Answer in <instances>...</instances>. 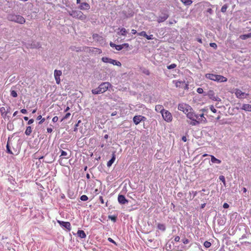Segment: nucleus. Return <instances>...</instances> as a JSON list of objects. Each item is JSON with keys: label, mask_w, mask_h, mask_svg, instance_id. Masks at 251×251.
<instances>
[{"label": "nucleus", "mask_w": 251, "mask_h": 251, "mask_svg": "<svg viewBox=\"0 0 251 251\" xmlns=\"http://www.w3.org/2000/svg\"><path fill=\"white\" fill-rule=\"evenodd\" d=\"M100 200L102 203H104V201L102 197H100Z\"/></svg>", "instance_id": "nucleus-63"}, {"label": "nucleus", "mask_w": 251, "mask_h": 251, "mask_svg": "<svg viewBox=\"0 0 251 251\" xmlns=\"http://www.w3.org/2000/svg\"><path fill=\"white\" fill-rule=\"evenodd\" d=\"M98 37H99V36H98V34H93V39H97V40H98V39H97V38H98Z\"/></svg>", "instance_id": "nucleus-58"}, {"label": "nucleus", "mask_w": 251, "mask_h": 251, "mask_svg": "<svg viewBox=\"0 0 251 251\" xmlns=\"http://www.w3.org/2000/svg\"><path fill=\"white\" fill-rule=\"evenodd\" d=\"M88 199L86 195H83L80 197V200L82 201H86Z\"/></svg>", "instance_id": "nucleus-34"}, {"label": "nucleus", "mask_w": 251, "mask_h": 251, "mask_svg": "<svg viewBox=\"0 0 251 251\" xmlns=\"http://www.w3.org/2000/svg\"><path fill=\"white\" fill-rule=\"evenodd\" d=\"M108 218L114 222H116V217L115 216H109Z\"/></svg>", "instance_id": "nucleus-38"}, {"label": "nucleus", "mask_w": 251, "mask_h": 251, "mask_svg": "<svg viewBox=\"0 0 251 251\" xmlns=\"http://www.w3.org/2000/svg\"><path fill=\"white\" fill-rule=\"evenodd\" d=\"M178 109L184 113L188 118V114H192L193 110L188 104L184 103H179L178 105Z\"/></svg>", "instance_id": "nucleus-4"}, {"label": "nucleus", "mask_w": 251, "mask_h": 251, "mask_svg": "<svg viewBox=\"0 0 251 251\" xmlns=\"http://www.w3.org/2000/svg\"><path fill=\"white\" fill-rule=\"evenodd\" d=\"M219 179L222 181L224 184H225L226 183V181H225V176H219Z\"/></svg>", "instance_id": "nucleus-39"}, {"label": "nucleus", "mask_w": 251, "mask_h": 251, "mask_svg": "<svg viewBox=\"0 0 251 251\" xmlns=\"http://www.w3.org/2000/svg\"><path fill=\"white\" fill-rule=\"evenodd\" d=\"M182 242L184 244H187L189 242V240L186 238H184L182 239Z\"/></svg>", "instance_id": "nucleus-45"}, {"label": "nucleus", "mask_w": 251, "mask_h": 251, "mask_svg": "<svg viewBox=\"0 0 251 251\" xmlns=\"http://www.w3.org/2000/svg\"><path fill=\"white\" fill-rule=\"evenodd\" d=\"M77 233L78 236L81 238H85L86 237V235L83 230H78Z\"/></svg>", "instance_id": "nucleus-22"}, {"label": "nucleus", "mask_w": 251, "mask_h": 251, "mask_svg": "<svg viewBox=\"0 0 251 251\" xmlns=\"http://www.w3.org/2000/svg\"><path fill=\"white\" fill-rule=\"evenodd\" d=\"M182 140L183 141V142H186L187 141V138L186 136H183L182 137Z\"/></svg>", "instance_id": "nucleus-60"}, {"label": "nucleus", "mask_w": 251, "mask_h": 251, "mask_svg": "<svg viewBox=\"0 0 251 251\" xmlns=\"http://www.w3.org/2000/svg\"><path fill=\"white\" fill-rule=\"evenodd\" d=\"M68 154L67 152L65 151H64L63 150L61 151V155L60 156H66Z\"/></svg>", "instance_id": "nucleus-40"}, {"label": "nucleus", "mask_w": 251, "mask_h": 251, "mask_svg": "<svg viewBox=\"0 0 251 251\" xmlns=\"http://www.w3.org/2000/svg\"><path fill=\"white\" fill-rule=\"evenodd\" d=\"M7 19L9 21L14 22L20 24H23L25 23V18L21 15L11 14L8 15Z\"/></svg>", "instance_id": "nucleus-5"}, {"label": "nucleus", "mask_w": 251, "mask_h": 251, "mask_svg": "<svg viewBox=\"0 0 251 251\" xmlns=\"http://www.w3.org/2000/svg\"><path fill=\"white\" fill-rule=\"evenodd\" d=\"M251 33H249V34H244V35H241L240 36V38L242 39V40H246L248 38H251Z\"/></svg>", "instance_id": "nucleus-26"}, {"label": "nucleus", "mask_w": 251, "mask_h": 251, "mask_svg": "<svg viewBox=\"0 0 251 251\" xmlns=\"http://www.w3.org/2000/svg\"><path fill=\"white\" fill-rule=\"evenodd\" d=\"M176 67V64H172L167 66V68L169 70L174 69Z\"/></svg>", "instance_id": "nucleus-35"}, {"label": "nucleus", "mask_w": 251, "mask_h": 251, "mask_svg": "<svg viewBox=\"0 0 251 251\" xmlns=\"http://www.w3.org/2000/svg\"><path fill=\"white\" fill-rule=\"evenodd\" d=\"M21 112L23 114H26L27 113V111L25 109H22L21 110Z\"/></svg>", "instance_id": "nucleus-57"}, {"label": "nucleus", "mask_w": 251, "mask_h": 251, "mask_svg": "<svg viewBox=\"0 0 251 251\" xmlns=\"http://www.w3.org/2000/svg\"><path fill=\"white\" fill-rule=\"evenodd\" d=\"M111 87H112V86L109 82H102L99 85L98 88L93 89L92 92L95 95L103 93L106 92L108 88Z\"/></svg>", "instance_id": "nucleus-2"}, {"label": "nucleus", "mask_w": 251, "mask_h": 251, "mask_svg": "<svg viewBox=\"0 0 251 251\" xmlns=\"http://www.w3.org/2000/svg\"><path fill=\"white\" fill-rule=\"evenodd\" d=\"M138 34L139 36L146 37V32H145V31H142V32H139V33H138Z\"/></svg>", "instance_id": "nucleus-43"}, {"label": "nucleus", "mask_w": 251, "mask_h": 251, "mask_svg": "<svg viewBox=\"0 0 251 251\" xmlns=\"http://www.w3.org/2000/svg\"><path fill=\"white\" fill-rule=\"evenodd\" d=\"M155 110L157 112L162 114L165 109H164L162 105L158 104L155 106Z\"/></svg>", "instance_id": "nucleus-19"}, {"label": "nucleus", "mask_w": 251, "mask_h": 251, "mask_svg": "<svg viewBox=\"0 0 251 251\" xmlns=\"http://www.w3.org/2000/svg\"><path fill=\"white\" fill-rule=\"evenodd\" d=\"M157 228L158 229L164 231L166 229V226L165 225L162 224H157Z\"/></svg>", "instance_id": "nucleus-24"}, {"label": "nucleus", "mask_w": 251, "mask_h": 251, "mask_svg": "<svg viewBox=\"0 0 251 251\" xmlns=\"http://www.w3.org/2000/svg\"><path fill=\"white\" fill-rule=\"evenodd\" d=\"M169 17V15L167 14L164 13L162 16H159L157 20V21L160 23L166 21Z\"/></svg>", "instance_id": "nucleus-14"}, {"label": "nucleus", "mask_w": 251, "mask_h": 251, "mask_svg": "<svg viewBox=\"0 0 251 251\" xmlns=\"http://www.w3.org/2000/svg\"><path fill=\"white\" fill-rule=\"evenodd\" d=\"M37 120H40V121L39 122V124H42L45 121V119L42 118L41 115H39L37 117Z\"/></svg>", "instance_id": "nucleus-32"}, {"label": "nucleus", "mask_w": 251, "mask_h": 251, "mask_svg": "<svg viewBox=\"0 0 251 251\" xmlns=\"http://www.w3.org/2000/svg\"><path fill=\"white\" fill-rule=\"evenodd\" d=\"M116 156L115 154V152H114L112 154V158L110 160H109L107 163V167H110V166H111L112 164L114 162Z\"/></svg>", "instance_id": "nucleus-20"}, {"label": "nucleus", "mask_w": 251, "mask_h": 251, "mask_svg": "<svg viewBox=\"0 0 251 251\" xmlns=\"http://www.w3.org/2000/svg\"><path fill=\"white\" fill-rule=\"evenodd\" d=\"M58 117H57V116H55V117H54L52 118V122H53V123H56V122L58 121Z\"/></svg>", "instance_id": "nucleus-49"}, {"label": "nucleus", "mask_w": 251, "mask_h": 251, "mask_svg": "<svg viewBox=\"0 0 251 251\" xmlns=\"http://www.w3.org/2000/svg\"><path fill=\"white\" fill-rule=\"evenodd\" d=\"M227 7L228 6L226 4L224 5L221 8V12L223 13L225 12L227 8Z\"/></svg>", "instance_id": "nucleus-33"}, {"label": "nucleus", "mask_w": 251, "mask_h": 251, "mask_svg": "<svg viewBox=\"0 0 251 251\" xmlns=\"http://www.w3.org/2000/svg\"><path fill=\"white\" fill-rule=\"evenodd\" d=\"M235 95L236 97L238 99H244L247 97L249 95L248 94L242 92L241 90L239 89H236L235 90Z\"/></svg>", "instance_id": "nucleus-8"}, {"label": "nucleus", "mask_w": 251, "mask_h": 251, "mask_svg": "<svg viewBox=\"0 0 251 251\" xmlns=\"http://www.w3.org/2000/svg\"><path fill=\"white\" fill-rule=\"evenodd\" d=\"M205 76L206 78L218 82H225L227 81V80L226 77L219 75L206 74Z\"/></svg>", "instance_id": "nucleus-3"}, {"label": "nucleus", "mask_w": 251, "mask_h": 251, "mask_svg": "<svg viewBox=\"0 0 251 251\" xmlns=\"http://www.w3.org/2000/svg\"><path fill=\"white\" fill-rule=\"evenodd\" d=\"M110 64H113L114 65H116L118 66H121L122 64L121 63L118 61H117L116 60L112 59L111 61Z\"/></svg>", "instance_id": "nucleus-25"}, {"label": "nucleus", "mask_w": 251, "mask_h": 251, "mask_svg": "<svg viewBox=\"0 0 251 251\" xmlns=\"http://www.w3.org/2000/svg\"><path fill=\"white\" fill-rule=\"evenodd\" d=\"M57 223L62 227L67 229L69 231L71 230V226L70 222H64L58 220Z\"/></svg>", "instance_id": "nucleus-11"}, {"label": "nucleus", "mask_w": 251, "mask_h": 251, "mask_svg": "<svg viewBox=\"0 0 251 251\" xmlns=\"http://www.w3.org/2000/svg\"><path fill=\"white\" fill-rule=\"evenodd\" d=\"M90 5L87 2H82L81 3L79 8L81 10H88L90 9Z\"/></svg>", "instance_id": "nucleus-18"}, {"label": "nucleus", "mask_w": 251, "mask_h": 251, "mask_svg": "<svg viewBox=\"0 0 251 251\" xmlns=\"http://www.w3.org/2000/svg\"><path fill=\"white\" fill-rule=\"evenodd\" d=\"M122 45H123V48L124 47H126L127 48L129 46V45L127 43H125V44H122Z\"/></svg>", "instance_id": "nucleus-62"}, {"label": "nucleus", "mask_w": 251, "mask_h": 251, "mask_svg": "<svg viewBox=\"0 0 251 251\" xmlns=\"http://www.w3.org/2000/svg\"><path fill=\"white\" fill-rule=\"evenodd\" d=\"M6 149H7V152L9 153H10V154H13L12 151L10 150V147H9V144H8V143H7V145H6Z\"/></svg>", "instance_id": "nucleus-41"}, {"label": "nucleus", "mask_w": 251, "mask_h": 251, "mask_svg": "<svg viewBox=\"0 0 251 251\" xmlns=\"http://www.w3.org/2000/svg\"><path fill=\"white\" fill-rule=\"evenodd\" d=\"M180 1L185 5H190L192 3L191 0H180Z\"/></svg>", "instance_id": "nucleus-28"}, {"label": "nucleus", "mask_w": 251, "mask_h": 251, "mask_svg": "<svg viewBox=\"0 0 251 251\" xmlns=\"http://www.w3.org/2000/svg\"><path fill=\"white\" fill-rule=\"evenodd\" d=\"M184 84V88L185 89H188V85L187 84Z\"/></svg>", "instance_id": "nucleus-64"}, {"label": "nucleus", "mask_w": 251, "mask_h": 251, "mask_svg": "<svg viewBox=\"0 0 251 251\" xmlns=\"http://www.w3.org/2000/svg\"><path fill=\"white\" fill-rule=\"evenodd\" d=\"M210 109L213 113H216L217 112L216 109L214 108V107L213 105H211L210 106Z\"/></svg>", "instance_id": "nucleus-47"}, {"label": "nucleus", "mask_w": 251, "mask_h": 251, "mask_svg": "<svg viewBox=\"0 0 251 251\" xmlns=\"http://www.w3.org/2000/svg\"><path fill=\"white\" fill-rule=\"evenodd\" d=\"M205 95H207L213 100L219 101L221 100L219 97L215 96V93L213 90H209L207 94Z\"/></svg>", "instance_id": "nucleus-9"}, {"label": "nucleus", "mask_w": 251, "mask_h": 251, "mask_svg": "<svg viewBox=\"0 0 251 251\" xmlns=\"http://www.w3.org/2000/svg\"><path fill=\"white\" fill-rule=\"evenodd\" d=\"M189 194H190V195H193V197H191V196H190V199L192 200L197 195V192L194 191H190V192H189Z\"/></svg>", "instance_id": "nucleus-30"}, {"label": "nucleus", "mask_w": 251, "mask_h": 251, "mask_svg": "<svg viewBox=\"0 0 251 251\" xmlns=\"http://www.w3.org/2000/svg\"><path fill=\"white\" fill-rule=\"evenodd\" d=\"M188 118L191 120L188 123L192 126H196L201 123H205L206 119L204 117L203 114H197L193 111L192 114H188Z\"/></svg>", "instance_id": "nucleus-1"}, {"label": "nucleus", "mask_w": 251, "mask_h": 251, "mask_svg": "<svg viewBox=\"0 0 251 251\" xmlns=\"http://www.w3.org/2000/svg\"><path fill=\"white\" fill-rule=\"evenodd\" d=\"M207 12L210 13V14H212L213 13V10L211 8H208L207 10Z\"/></svg>", "instance_id": "nucleus-55"}, {"label": "nucleus", "mask_w": 251, "mask_h": 251, "mask_svg": "<svg viewBox=\"0 0 251 251\" xmlns=\"http://www.w3.org/2000/svg\"><path fill=\"white\" fill-rule=\"evenodd\" d=\"M52 131V129L51 128H47V132L48 133H51Z\"/></svg>", "instance_id": "nucleus-59"}, {"label": "nucleus", "mask_w": 251, "mask_h": 251, "mask_svg": "<svg viewBox=\"0 0 251 251\" xmlns=\"http://www.w3.org/2000/svg\"><path fill=\"white\" fill-rule=\"evenodd\" d=\"M71 115V114L70 113H67L66 114V115H65V116L64 117V118L62 119V121L64 119H67L69 118V117Z\"/></svg>", "instance_id": "nucleus-44"}, {"label": "nucleus", "mask_w": 251, "mask_h": 251, "mask_svg": "<svg viewBox=\"0 0 251 251\" xmlns=\"http://www.w3.org/2000/svg\"><path fill=\"white\" fill-rule=\"evenodd\" d=\"M11 95L14 97V98H16L17 97V92L14 91V90H12L11 91Z\"/></svg>", "instance_id": "nucleus-36"}, {"label": "nucleus", "mask_w": 251, "mask_h": 251, "mask_svg": "<svg viewBox=\"0 0 251 251\" xmlns=\"http://www.w3.org/2000/svg\"><path fill=\"white\" fill-rule=\"evenodd\" d=\"M146 118L141 115L135 116L133 118V121L134 123L137 125H138L141 121H145Z\"/></svg>", "instance_id": "nucleus-10"}, {"label": "nucleus", "mask_w": 251, "mask_h": 251, "mask_svg": "<svg viewBox=\"0 0 251 251\" xmlns=\"http://www.w3.org/2000/svg\"><path fill=\"white\" fill-rule=\"evenodd\" d=\"M0 112L1 116L3 118H4L6 116L7 113V111H6L5 107H1L0 108Z\"/></svg>", "instance_id": "nucleus-23"}, {"label": "nucleus", "mask_w": 251, "mask_h": 251, "mask_svg": "<svg viewBox=\"0 0 251 251\" xmlns=\"http://www.w3.org/2000/svg\"><path fill=\"white\" fill-rule=\"evenodd\" d=\"M118 31L117 32V34L119 35L122 36H126V33H127V30L125 28H118Z\"/></svg>", "instance_id": "nucleus-16"}, {"label": "nucleus", "mask_w": 251, "mask_h": 251, "mask_svg": "<svg viewBox=\"0 0 251 251\" xmlns=\"http://www.w3.org/2000/svg\"><path fill=\"white\" fill-rule=\"evenodd\" d=\"M108 240L110 242H111L115 245H116V242L111 238H108Z\"/></svg>", "instance_id": "nucleus-51"}, {"label": "nucleus", "mask_w": 251, "mask_h": 251, "mask_svg": "<svg viewBox=\"0 0 251 251\" xmlns=\"http://www.w3.org/2000/svg\"><path fill=\"white\" fill-rule=\"evenodd\" d=\"M223 207L224 208H227L229 207V205L228 203H224V204H223Z\"/></svg>", "instance_id": "nucleus-52"}, {"label": "nucleus", "mask_w": 251, "mask_h": 251, "mask_svg": "<svg viewBox=\"0 0 251 251\" xmlns=\"http://www.w3.org/2000/svg\"><path fill=\"white\" fill-rule=\"evenodd\" d=\"M137 33V31L135 29H132L131 30V33L133 34H135Z\"/></svg>", "instance_id": "nucleus-61"}, {"label": "nucleus", "mask_w": 251, "mask_h": 251, "mask_svg": "<svg viewBox=\"0 0 251 251\" xmlns=\"http://www.w3.org/2000/svg\"><path fill=\"white\" fill-rule=\"evenodd\" d=\"M62 75V72L60 70H55L54 72V78L57 84H59L60 82V76Z\"/></svg>", "instance_id": "nucleus-12"}, {"label": "nucleus", "mask_w": 251, "mask_h": 251, "mask_svg": "<svg viewBox=\"0 0 251 251\" xmlns=\"http://www.w3.org/2000/svg\"><path fill=\"white\" fill-rule=\"evenodd\" d=\"M180 240V237L178 236L175 237V239H174V240L176 241V242H178Z\"/></svg>", "instance_id": "nucleus-56"}, {"label": "nucleus", "mask_w": 251, "mask_h": 251, "mask_svg": "<svg viewBox=\"0 0 251 251\" xmlns=\"http://www.w3.org/2000/svg\"><path fill=\"white\" fill-rule=\"evenodd\" d=\"M148 40H151V39H153V35H148L147 34H146V37H145Z\"/></svg>", "instance_id": "nucleus-46"}, {"label": "nucleus", "mask_w": 251, "mask_h": 251, "mask_svg": "<svg viewBox=\"0 0 251 251\" xmlns=\"http://www.w3.org/2000/svg\"><path fill=\"white\" fill-rule=\"evenodd\" d=\"M68 12L70 16L81 20H84L86 18V16L80 11L72 10Z\"/></svg>", "instance_id": "nucleus-6"}, {"label": "nucleus", "mask_w": 251, "mask_h": 251, "mask_svg": "<svg viewBox=\"0 0 251 251\" xmlns=\"http://www.w3.org/2000/svg\"><path fill=\"white\" fill-rule=\"evenodd\" d=\"M7 129L8 130H11L13 128V125L11 124H8L7 126Z\"/></svg>", "instance_id": "nucleus-48"}, {"label": "nucleus", "mask_w": 251, "mask_h": 251, "mask_svg": "<svg viewBox=\"0 0 251 251\" xmlns=\"http://www.w3.org/2000/svg\"><path fill=\"white\" fill-rule=\"evenodd\" d=\"M163 119L167 122H171L173 120L172 114L167 110H165L161 114Z\"/></svg>", "instance_id": "nucleus-7"}, {"label": "nucleus", "mask_w": 251, "mask_h": 251, "mask_svg": "<svg viewBox=\"0 0 251 251\" xmlns=\"http://www.w3.org/2000/svg\"><path fill=\"white\" fill-rule=\"evenodd\" d=\"M241 109L247 112H251V105L249 104H243L241 107Z\"/></svg>", "instance_id": "nucleus-15"}, {"label": "nucleus", "mask_w": 251, "mask_h": 251, "mask_svg": "<svg viewBox=\"0 0 251 251\" xmlns=\"http://www.w3.org/2000/svg\"><path fill=\"white\" fill-rule=\"evenodd\" d=\"M173 83L175 84V85L176 87H181L183 86L184 84L185 83L184 81H179V80H174Z\"/></svg>", "instance_id": "nucleus-21"}, {"label": "nucleus", "mask_w": 251, "mask_h": 251, "mask_svg": "<svg viewBox=\"0 0 251 251\" xmlns=\"http://www.w3.org/2000/svg\"><path fill=\"white\" fill-rule=\"evenodd\" d=\"M110 46L112 47V48H116L117 45H116L115 44L112 43V42H110Z\"/></svg>", "instance_id": "nucleus-54"}, {"label": "nucleus", "mask_w": 251, "mask_h": 251, "mask_svg": "<svg viewBox=\"0 0 251 251\" xmlns=\"http://www.w3.org/2000/svg\"><path fill=\"white\" fill-rule=\"evenodd\" d=\"M31 132H32V129H31V126H27L25 131V134H26V135H27V136L30 135Z\"/></svg>", "instance_id": "nucleus-27"}, {"label": "nucleus", "mask_w": 251, "mask_h": 251, "mask_svg": "<svg viewBox=\"0 0 251 251\" xmlns=\"http://www.w3.org/2000/svg\"><path fill=\"white\" fill-rule=\"evenodd\" d=\"M123 49V45H117L116 48H115V49L117 50H122Z\"/></svg>", "instance_id": "nucleus-37"}, {"label": "nucleus", "mask_w": 251, "mask_h": 251, "mask_svg": "<svg viewBox=\"0 0 251 251\" xmlns=\"http://www.w3.org/2000/svg\"><path fill=\"white\" fill-rule=\"evenodd\" d=\"M197 92L199 94H202L203 92V90L202 88H198L197 89Z\"/></svg>", "instance_id": "nucleus-42"}, {"label": "nucleus", "mask_w": 251, "mask_h": 251, "mask_svg": "<svg viewBox=\"0 0 251 251\" xmlns=\"http://www.w3.org/2000/svg\"><path fill=\"white\" fill-rule=\"evenodd\" d=\"M203 245L206 248H208L211 246V243L206 241L204 242Z\"/></svg>", "instance_id": "nucleus-31"}, {"label": "nucleus", "mask_w": 251, "mask_h": 251, "mask_svg": "<svg viewBox=\"0 0 251 251\" xmlns=\"http://www.w3.org/2000/svg\"><path fill=\"white\" fill-rule=\"evenodd\" d=\"M34 122V120L31 119H30L28 122H27V124L28 125H31Z\"/></svg>", "instance_id": "nucleus-53"}, {"label": "nucleus", "mask_w": 251, "mask_h": 251, "mask_svg": "<svg viewBox=\"0 0 251 251\" xmlns=\"http://www.w3.org/2000/svg\"><path fill=\"white\" fill-rule=\"evenodd\" d=\"M210 47L214 48L215 49H216L217 47L216 44H215L214 43H210Z\"/></svg>", "instance_id": "nucleus-50"}, {"label": "nucleus", "mask_w": 251, "mask_h": 251, "mask_svg": "<svg viewBox=\"0 0 251 251\" xmlns=\"http://www.w3.org/2000/svg\"><path fill=\"white\" fill-rule=\"evenodd\" d=\"M118 202L122 204H125L127 203L128 201L126 199L125 197L122 195H119L118 197Z\"/></svg>", "instance_id": "nucleus-13"}, {"label": "nucleus", "mask_w": 251, "mask_h": 251, "mask_svg": "<svg viewBox=\"0 0 251 251\" xmlns=\"http://www.w3.org/2000/svg\"><path fill=\"white\" fill-rule=\"evenodd\" d=\"M111 60H112L111 58L106 57H103L101 58V60L104 63H110Z\"/></svg>", "instance_id": "nucleus-29"}, {"label": "nucleus", "mask_w": 251, "mask_h": 251, "mask_svg": "<svg viewBox=\"0 0 251 251\" xmlns=\"http://www.w3.org/2000/svg\"><path fill=\"white\" fill-rule=\"evenodd\" d=\"M209 156L211 157V162L212 164H220L221 163V160L216 158L214 155H209Z\"/></svg>", "instance_id": "nucleus-17"}]
</instances>
